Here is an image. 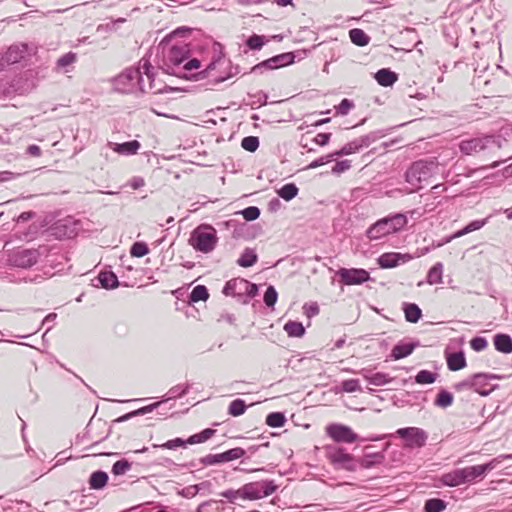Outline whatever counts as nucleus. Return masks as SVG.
Here are the masks:
<instances>
[{
  "instance_id": "4d7b16f0",
  "label": "nucleus",
  "mask_w": 512,
  "mask_h": 512,
  "mask_svg": "<svg viewBox=\"0 0 512 512\" xmlns=\"http://www.w3.org/2000/svg\"><path fill=\"white\" fill-rule=\"evenodd\" d=\"M16 92L17 88L11 83L9 79L0 80V95L8 97Z\"/></svg>"
},
{
  "instance_id": "a878e982",
  "label": "nucleus",
  "mask_w": 512,
  "mask_h": 512,
  "mask_svg": "<svg viewBox=\"0 0 512 512\" xmlns=\"http://www.w3.org/2000/svg\"><path fill=\"white\" fill-rule=\"evenodd\" d=\"M493 344L498 352L504 354H509L512 352V338L508 334H496L493 338Z\"/></svg>"
},
{
  "instance_id": "de8ad7c7",
  "label": "nucleus",
  "mask_w": 512,
  "mask_h": 512,
  "mask_svg": "<svg viewBox=\"0 0 512 512\" xmlns=\"http://www.w3.org/2000/svg\"><path fill=\"white\" fill-rule=\"evenodd\" d=\"M77 60V54L74 52H68L62 55L56 62V66L58 69H63L64 72H68L65 68L74 64Z\"/></svg>"
},
{
  "instance_id": "0e129e2a",
  "label": "nucleus",
  "mask_w": 512,
  "mask_h": 512,
  "mask_svg": "<svg viewBox=\"0 0 512 512\" xmlns=\"http://www.w3.org/2000/svg\"><path fill=\"white\" fill-rule=\"evenodd\" d=\"M354 104L349 99H343L340 104L336 107L337 113L341 115H346L350 111L351 108H353Z\"/></svg>"
},
{
  "instance_id": "412c9836",
  "label": "nucleus",
  "mask_w": 512,
  "mask_h": 512,
  "mask_svg": "<svg viewBox=\"0 0 512 512\" xmlns=\"http://www.w3.org/2000/svg\"><path fill=\"white\" fill-rule=\"evenodd\" d=\"M412 257L409 254L384 253L378 258V264L383 269L394 268L401 263H405Z\"/></svg>"
},
{
  "instance_id": "39448f33",
  "label": "nucleus",
  "mask_w": 512,
  "mask_h": 512,
  "mask_svg": "<svg viewBox=\"0 0 512 512\" xmlns=\"http://www.w3.org/2000/svg\"><path fill=\"white\" fill-rule=\"evenodd\" d=\"M223 294L232 296L241 304H248L258 293V286L244 278H233L226 282Z\"/></svg>"
},
{
  "instance_id": "393cba45",
  "label": "nucleus",
  "mask_w": 512,
  "mask_h": 512,
  "mask_svg": "<svg viewBox=\"0 0 512 512\" xmlns=\"http://www.w3.org/2000/svg\"><path fill=\"white\" fill-rule=\"evenodd\" d=\"M442 482L446 486L455 487L465 484V476L463 468L455 469L442 476Z\"/></svg>"
},
{
  "instance_id": "6e6552de",
  "label": "nucleus",
  "mask_w": 512,
  "mask_h": 512,
  "mask_svg": "<svg viewBox=\"0 0 512 512\" xmlns=\"http://www.w3.org/2000/svg\"><path fill=\"white\" fill-rule=\"evenodd\" d=\"M81 229L80 221L72 216L59 219L46 229V234L55 239L73 238Z\"/></svg>"
},
{
  "instance_id": "dca6fc26",
  "label": "nucleus",
  "mask_w": 512,
  "mask_h": 512,
  "mask_svg": "<svg viewBox=\"0 0 512 512\" xmlns=\"http://www.w3.org/2000/svg\"><path fill=\"white\" fill-rule=\"evenodd\" d=\"M344 285H360L370 280V274L362 268H340L336 272Z\"/></svg>"
},
{
  "instance_id": "b1692460",
  "label": "nucleus",
  "mask_w": 512,
  "mask_h": 512,
  "mask_svg": "<svg viewBox=\"0 0 512 512\" xmlns=\"http://www.w3.org/2000/svg\"><path fill=\"white\" fill-rule=\"evenodd\" d=\"M417 344L412 342H399L396 344L391 351V358L399 360L409 356L415 349Z\"/></svg>"
},
{
  "instance_id": "e2e57ef3",
  "label": "nucleus",
  "mask_w": 512,
  "mask_h": 512,
  "mask_svg": "<svg viewBox=\"0 0 512 512\" xmlns=\"http://www.w3.org/2000/svg\"><path fill=\"white\" fill-rule=\"evenodd\" d=\"M487 345H488L487 340L484 337H480V336L474 337L470 341L471 348L477 352L484 350L487 347Z\"/></svg>"
},
{
  "instance_id": "6e6d98bb",
  "label": "nucleus",
  "mask_w": 512,
  "mask_h": 512,
  "mask_svg": "<svg viewBox=\"0 0 512 512\" xmlns=\"http://www.w3.org/2000/svg\"><path fill=\"white\" fill-rule=\"evenodd\" d=\"M341 389L346 393H353L362 390L358 379L344 380L341 383Z\"/></svg>"
},
{
  "instance_id": "6ab92c4d",
  "label": "nucleus",
  "mask_w": 512,
  "mask_h": 512,
  "mask_svg": "<svg viewBox=\"0 0 512 512\" xmlns=\"http://www.w3.org/2000/svg\"><path fill=\"white\" fill-rule=\"evenodd\" d=\"M245 453L246 452L243 448L236 447L220 454H208L201 459V463L203 465L209 466L219 463L230 462L243 457Z\"/></svg>"
},
{
  "instance_id": "58836bf2",
  "label": "nucleus",
  "mask_w": 512,
  "mask_h": 512,
  "mask_svg": "<svg viewBox=\"0 0 512 512\" xmlns=\"http://www.w3.org/2000/svg\"><path fill=\"white\" fill-rule=\"evenodd\" d=\"M447 503L440 498H431L426 500L424 505L425 512H442L446 509Z\"/></svg>"
},
{
  "instance_id": "473e14b6",
  "label": "nucleus",
  "mask_w": 512,
  "mask_h": 512,
  "mask_svg": "<svg viewBox=\"0 0 512 512\" xmlns=\"http://www.w3.org/2000/svg\"><path fill=\"white\" fill-rule=\"evenodd\" d=\"M349 37L351 42L359 47H364L370 42V37L359 28L351 29L349 31Z\"/></svg>"
},
{
  "instance_id": "ea45409f",
  "label": "nucleus",
  "mask_w": 512,
  "mask_h": 512,
  "mask_svg": "<svg viewBox=\"0 0 512 512\" xmlns=\"http://www.w3.org/2000/svg\"><path fill=\"white\" fill-rule=\"evenodd\" d=\"M190 389V384H178L169 389L167 395L168 397L164 399L162 402L180 398L188 393Z\"/></svg>"
},
{
  "instance_id": "4be33fe9",
  "label": "nucleus",
  "mask_w": 512,
  "mask_h": 512,
  "mask_svg": "<svg viewBox=\"0 0 512 512\" xmlns=\"http://www.w3.org/2000/svg\"><path fill=\"white\" fill-rule=\"evenodd\" d=\"M108 146L118 154L129 156L136 154L141 145L137 140H132L124 143L108 142Z\"/></svg>"
},
{
  "instance_id": "37998d69",
  "label": "nucleus",
  "mask_w": 512,
  "mask_h": 512,
  "mask_svg": "<svg viewBox=\"0 0 512 512\" xmlns=\"http://www.w3.org/2000/svg\"><path fill=\"white\" fill-rule=\"evenodd\" d=\"M247 405L242 399L233 400L228 407V413L233 417L241 416L245 413Z\"/></svg>"
},
{
  "instance_id": "bf43d9fd",
  "label": "nucleus",
  "mask_w": 512,
  "mask_h": 512,
  "mask_svg": "<svg viewBox=\"0 0 512 512\" xmlns=\"http://www.w3.org/2000/svg\"><path fill=\"white\" fill-rule=\"evenodd\" d=\"M220 495L226 498L230 503H235L238 498L243 499L241 488L237 490L229 489L220 493Z\"/></svg>"
},
{
  "instance_id": "bb28decb",
  "label": "nucleus",
  "mask_w": 512,
  "mask_h": 512,
  "mask_svg": "<svg viewBox=\"0 0 512 512\" xmlns=\"http://www.w3.org/2000/svg\"><path fill=\"white\" fill-rule=\"evenodd\" d=\"M374 77L377 83L383 87L392 86L398 80V75L387 68L378 70Z\"/></svg>"
},
{
  "instance_id": "a211bd4d",
  "label": "nucleus",
  "mask_w": 512,
  "mask_h": 512,
  "mask_svg": "<svg viewBox=\"0 0 512 512\" xmlns=\"http://www.w3.org/2000/svg\"><path fill=\"white\" fill-rule=\"evenodd\" d=\"M328 456L334 465L339 466L348 471L356 470L357 466H356L354 457L350 453H347L344 448H342V447L331 448L330 447Z\"/></svg>"
},
{
  "instance_id": "c03bdc74",
  "label": "nucleus",
  "mask_w": 512,
  "mask_h": 512,
  "mask_svg": "<svg viewBox=\"0 0 512 512\" xmlns=\"http://www.w3.org/2000/svg\"><path fill=\"white\" fill-rule=\"evenodd\" d=\"M285 422L286 418L282 412H272L266 417V424L273 428L282 427Z\"/></svg>"
},
{
  "instance_id": "ddd939ff",
  "label": "nucleus",
  "mask_w": 512,
  "mask_h": 512,
  "mask_svg": "<svg viewBox=\"0 0 512 512\" xmlns=\"http://www.w3.org/2000/svg\"><path fill=\"white\" fill-rule=\"evenodd\" d=\"M295 55L292 52L278 54L266 59L251 68V73L263 74L267 70H274L294 63Z\"/></svg>"
},
{
  "instance_id": "5701e85b",
  "label": "nucleus",
  "mask_w": 512,
  "mask_h": 512,
  "mask_svg": "<svg viewBox=\"0 0 512 512\" xmlns=\"http://www.w3.org/2000/svg\"><path fill=\"white\" fill-rule=\"evenodd\" d=\"M496 378L493 374L487 373H477L472 375V388L475 392L480 394L481 396H487L491 390H485L484 386L487 384V381L490 379Z\"/></svg>"
},
{
  "instance_id": "603ef678",
  "label": "nucleus",
  "mask_w": 512,
  "mask_h": 512,
  "mask_svg": "<svg viewBox=\"0 0 512 512\" xmlns=\"http://www.w3.org/2000/svg\"><path fill=\"white\" fill-rule=\"evenodd\" d=\"M149 253V248L145 242H135L130 249V254L133 257H143Z\"/></svg>"
},
{
  "instance_id": "864d4df0",
  "label": "nucleus",
  "mask_w": 512,
  "mask_h": 512,
  "mask_svg": "<svg viewBox=\"0 0 512 512\" xmlns=\"http://www.w3.org/2000/svg\"><path fill=\"white\" fill-rule=\"evenodd\" d=\"M393 380L388 374L383 372H376L370 377V384L375 386H383L389 384Z\"/></svg>"
},
{
  "instance_id": "c85d7f7f",
  "label": "nucleus",
  "mask_w": 512,
  "mask_h": 512,
  "mask_svg": "<svg viewBox=\"0 0 512 512\" xmlns=\"http://www.w3.org/2000/svg\"><path fill=\"white\" fill-rule=\"evenodd\" d=\"M258 261V255L252 248H245L241 256L237 260L240 267L248 268L255 265Z\"/></svg>"
},
{
  "instance_id": "c9c22d12",
  "label": "nucleus",
  "mask_w": 512,
  "mask_h": 512,
  "mask_svg": "<svg viewBox=\"0 0 512 512\" xmlns=\"http://www.w3.org/2000/svg\"><path fill=\"white\" fill-rule=\"evenodd\" d=\"M284 331L289 337H302L305 334V328L301 322L288 321L284 325Z\"/></svg>"
},
{
  "instance_id": "2f4dec72",
  "label": "nucleus",
  "mask_w": 512,
  "mask_h": 512,
  "mask_svg": "<svg viewBox=\"0 0 512 512\" xmlns=\"http://www.w3.org/2000/svg\"><path fill=\"white\" fill-rule=\"evenodd\" d=\"M403 310H404L406 321H408L410 323H417L422 316L421 309L419 308L418 305H416L414 303L404 304Z\"/></svg>"
},
{
  "instance_id": "3c124183",
  "label": "nucleus",
  "mask_w": 512,
  "mask_h": 512,
  "mask_svg": "<svg viewBox=\"0 0 512 512\" xmlns=\"http://www.w3.org/2000/svg\"><path fill=\"white\" fill-rule=\"evenodd\" d=\"M241 147L248 152H255L259 147V139L256 136H246L241 141Z\"/></svg>"
},
{
  "instance_id": "7ed1b4c3",
  "label": "nucleus",
  "mask_w": 512,
  "mask_h": 512,
  "mask_svg": "<svg viewBox=\"0 0 512 512\" xmlns=\"http://www.w3.org/2000/svg\"><path fill=\"white\" fill-rule=\"evenodd\" d=\"M407 224V216L403 213H396L384 217L366 230V237L370 241L380 240L383 237L396 233Z\"/></svg>"
},
{
  "instance_id": "69168bd1",
  "label": "nucleus",
  "mask_w": 512,
  "mask_h": 512,
  "mask_svg": "<svg viewBox=\"0 0 512 512\" xmlns=\"http://www.w3.org/2000/svg\"><path fill=\"white\" fill-rule=\"evenodd\" d=\"M487 220L486 219H483V220H474L472 222H470L468 225H466L464 228H465V231L467 233H471L473 231H477L479 229H481L485 224H486Z\"/></svg>"
},
{
  "instance_id": "f257e3e1",
  "label": "nucleus",
  "mask_w": 512,
  "mask_h": 512,
  "mask_svg": "<svg viewBox=\"0 0 512 512\" xmlns=\"http://www.w3.org/2000/svg\"><path fill=\"white\" fill-rule=\"evenodd\" d=\"M139 67H130L118 75L114 81V89L121 93H145L154 89V67L148 59L142 58Z\"/></svg>"
},
{
  "instance_id": "f3484780",
  "label": "nucleus",
  "mask_w": 512,
  "mask_h": 512,
  "mask_svg": "<svg viewBox=\"0 0 512 512\" xmlns=\"http://www.w3.org/2000/svg\"><path fill=\"white\" fill-rule=\"evenodd\" d=\"M27 44L18 43L11 45L5 52H0V69L18 63L27 53Z\"/></svg>"
},
{
  "instance_id": "20e7f679",
  "label": "nucleus",
  "mask_w": 512,
  "mask_h": 512,
  "mask_svg": "<svg viewBox=\"0 0 512 512\" xmlns=\"http://www.w3.org/2000/svg\"><path fill=\"white\" fill-rule=\"evenodd\" d=\"M190 53L189 45L184 41L176 42L164 54L162 69L165 73L181 76V64Z\"/></svg>"
},
{
  "instance_id": "f704fd0d",
  "label": "nucleus",
  "mask_w": 512,
  "mask_h": 512,
  "mask_svg": "<svg viewBox=\"0 0 512 512\" xmlns=\"http://www.w3.org/2000/svg\"><path fill=\"white\" fill-rule=\"evenodd\" d=\"M442 276H443V264L441 262H437L428 271L427 282L430 285L440 284V283H442Z\"/></svg>"
},
{
  "instance_id": "8fccbe9b",
  "label": "nucleus",
  "mask_w": 512,
  "mask_h": 512,
  "mask_svg": "<svg viewBox=\"0 0 512 512\" xmlns=\"http://www.w3.org/2000/svg\"><path fill=\"white\" fill-rule=\"evenodd\" d=\"M187 445V440H183L182 438H175V439H172V440H168L167 442L163 443V444H153L152 447L153 448H165V449H170V450H174V449H177L179 447H186Z\"/></svg>"
},
{
  "instance_id": "0eeeda50",
  "label": "nucleus",
  "mask_w": 512,
  "mask_h": 512,
  "mask_svg": "<svg viewBox=\"0 0 512 512\" xmlns=\"http://www.w3.org/2000/svg\"><path fill=\"white\" fill-rule=\"evenodd\" d=\"M218 237L216 230L210 225H200L190 236V245L199 252L210 253L217 244Z\"/></svg>"
},
{
  "instance_id": "79ce46f5",
  "label": "nucleus",
  "mask_w": 512,
  "mask_h": 512,
  "mask_svg": "<svg viewBox=\"0 0 512 512\" xmlns=\"http://www.w3.org/2000/svg\"><path fill=\"white\" fill-rule=\"evenodd\" d=\"M453 399L452 393L447 390H441L435 398L434 405L441 408H447L452 405Z\"/></svg>"
},
{
  "instance_id": "423d86ee",
  "label": "nucleus",
  "mask_w": 512,
  "mask_h": 512,
  "mask_svg": "<svg viewBox=\"0 0 512 512\" xmlns=\"http://www.w3.org/2000/svg\"><path fill=\"white\" fill-rule=\"evenodd\" d=\"M437 168L438 163L434 160L415 161L405 173L406 182L418 189L422 182H426L435 174Z\"/></svg>"
},
{
  "instance_id": "09e8293b",
  "label": "nucleus",
  "mask_w": 512,
  "mask_h": 512,
  "mask_svg": "<svg viewBox=\"0 0 512 512\" xmlns=\"http://www.w3.org/2000/svg\"><path fill=\"white\" fill-rule=\"evenodd\" d=\"M132 467V463L126 459L116 461L112 466V473L115 476L126 474Z\"/></svg>"
},
{
  "instance_id": "2eb2a0df",
  "label": "nucleus",
  "mask_w": 512,
  "mask_h": 512,
  "mask_svg": "<svg viewBox=\"0 0 512 512\" xmlns=\"http://www.w3.org/2000/svg\"><path fill=\"white\" fill-rule=\"evenodd\" d=\"M326 434L337 443H354L359 436L344 424L333 423L326 427Z\"/></svg>"
},
{
  "instance_id": "4c0bfd02",
  "label": "nucleus",
  "mask_w": 512,
  "mask_h": 512,
  "mask_svg": "<svg viewBox=\"0 0 512 512\" xmlns=\"http://www.w3.org/2000/svg\"><path fill=\"white\" fill-rule=\"evenodd\" d=\"M298 191L299 189L294 183H287L277 191V194L282 199L290 201L297 196Z\"/></svg>"
},
{
  "instance_id": "a19ab883",
  "label": "nucleus",
  "mask_w": 512,
  "mask_h": 512,
  "mask_svg": "<svg viewBox=\"0 0 512 512\" xmlns=\"http://www.w3.org/2000/svg\"><path fill=\"white\" fill-rule=\"evenodd\" d=\"M214 433H215V430H213L211 428L204 429L200 433L191 435L187 439V444L192 445V444L203 443V442L207 441L208 439H210L214 435Z\"/></svg>"
},
{
  "instance_id": "72a5a7b5",
  "label": "nucleus",
  "mask_w": 512,
  "mask_h": 512,
  "mask_svg": "<svg viewBox=\"0 0 512 512\" xmlns=\"http://www.w3.org/2000/svg\"><path fill=\"white\" fill-rule=\"evenodd\" d=\"M269 42V39L264 35L252 34L245 41V45L249 50L258 51L261 50L262 47Z\"/></svg>"
},
{
  "instance_id": "774afa93",
  "label": "nucleus",
  "mask_w": 512,
  "mask_h": 512,
  "mask_svg": "<svg viewBox=\"0 0 512 512\" xmlns=\"http://www.w3.org/2000/svg\"><path fill=\"white\" fill-rule=\"evenodd\" d=\"M331 138V133H319L315 136L313 141L319 146H325L329 143Z\"/></svg>"
},
{
  "instance_id": "5fc2aeb1",
  "label": "nucleus",
  "mask_w": 512,
  "mask_h": 512,
  "mask_svg": "<svg viewBox=\"0 0 512 512\" xmlns=\"http://www.w3.org/2000/svg\"><path fill=\"white\" fill-rule=\"evenodd\" d=\"M278 299V293L274 286L270 285L265 291L264 294V303L268 307H274L276 301Z\"/></svg>"
},
{
  "instance_id": "a18cd8bd",
  "label": "nucleus",
  "mask_w": 512,
  "mask_h": 512,
  "mask_svg": "<svg viewBox=\"0 0 512 512\" xmlns=\"http://www.w3.org/2000/svg\"><path fill=\"white\" fill-rule=\"evenodd\" d=\"M437 374L429 370H420L415 376L417 384H432L436 381Z\"/></svg>"
},
{
  "instance_id": "9b49d317",
  "label": "nucleus",
  "mask_w": 512,
  "mask_h": 512,
  "mask_svg": "<svg viewBox=\"0 0 512 512\" xmlns=\"http://www.w3.org/2000/svg\"><path fill=\"white\" fill-rule=\"evenodd\" d=\"M510 458H512V455H499L483 465L463 468L466 483L473 482L478 478H483L487 472L496 469L505 459Z\"/></svg>"
},
{
  "instance_id": "338daca9",
  "label": "nucleus",
  "mask_w": 512,
  "mask_h": 512,
  "mask_svg": "<svg viewBox=\"0 0 512 512\" xmlns=\"http://www.w3.org/2000/svg\"><path fill=\"white\" fill-rule=\"evenodd\" d=\"M201 66L200 60L197 58H193L185 62V64L181 67L182 71H192L193 69H198Z\"/></svg>"
},
{
  "instance_id": "f03ea898",
  "label": "nucleus",
  "mask_w": 512,
  "mask_h": 512,
  "mask_svg": "<svg viewBox=\"0 0 512 512\" xmlns=\"http://www.w3.org/2000/svg\"><path fill=\"white\" fill-rule=\"evenodd\" d=\"M239 73V65H233L230 60L219 56L212 60L204 70L194 75V77L197 79L208 78L210 83L218 84Z\"/></svg>"
},
{
  "instance_id": "4468645a",
  "label": "nucleus",
  "mask_w": 512,
  "mask_h": 512,
  "mask_svg": "<svg viewBox=\"0 0 512 512\" xmlns=\"http://www.w3.org/2000/svg\"><path fill=\"white\" fill-rule=\"evenodd\" d=\"M396 434L405 440V447L411 449L425 446L428 439L427 433L418 427L400 428L396 431Z\"/></svg>"
},
{
  "instance_id": "680f3d73",
  "label": "nucleus",
  "mask_w": 512,
  "mask_h": 512,
  "mask_svg": "<svg viewBox=\"0 0 512 512\" xmlns=\"http://www.w3.org/2000/svg\"><path fill=\"white\" fill-rule=\"evenodd\" d=\"M351 168V161L350 160H341L337 161L336 164L332 168V173L335 175H339Z\"/></svg>"
},
{
  "instance_id": "052dcab7",
  "label": "nucleus",
  "mask_w": 512,
  "mask_h": 512,
  "mask_svg": "<svg viewBox=\"0 0 512 512\" xmlns=\"http://www.w3.org/2000/svg\"><path fill=\"white\" fill-rule=\"evenodd\" d=\"M335 155H334V152L331 153V154H328L326 156H322L314 161H312L308 166H307V169H315L317 167H320L324 164H327L329 162H331L333 159H334Z\"/></svg>"
},
{
  "instance_id": "1a4fd4ad",
  "label": "nucleus",
  "mask_w": 512,
  "mask_h": 512,
  "mask_svg": "<svg viewBox=\"0 0 512 512\" xmlns=\"http://www.w3.org/2000/svg\"><path fill=\"white\" fill-rule=\"evenodd\" d=\"M500 147V139L491 135L462 140L459 144L460 151L466 155H472L491 148L499 149Z\"/></svg>"
},
{
  "instance_id": "49530a36",
  "label": "nucleus",
  "mask_w": 512,
  "mask_h": 512,
  "mask_svg": "<svg viewBox=\"0 0 512 512\" xmlns=\"http://www.w3.org/2000/svg\"><path fill=\"white\" fill-rule=\"evenodd\" d=\"M384 456L381 453L366 454L359 460L360 466L363 468H370L376 463H381Z\"/></svg>"
},
{
  "instance_id": "f8f14e48",
  "label": "nucleus",
  "mask_w": 512,
  "mask_h": 512,
  "mask_svg": "<svg viewBox=\"0 0 512 512\" xmlns=\"http://www.w3.org/2000/svg\"><path fill=\"white\" fill-rule=\"evenodd\" d=\"M40 256L38 249L18 248L9 254L8 261L15 267L30 268L38 262Z\"/></svg>"
},
{
  "instance_id": "13d9d810",
  "label": "nucleus",
  "mask_w": 512,
  "mask_h": 512,
  "mask_svg": "<svg viewBox=\"0 0 512 512\" xmlns=\"http://www.w3.org/2000/svg\"><path fill=\"white\" fill-rule=\"evenodd\" d=\"M245 220L254 221L260 216V209L256 206H249L239 212Z\"/></svg>"
},
{
  "instance_id": "e433bc0d",
  "label": "nucleus",
  "mask_w": 512,
  "mask_h": 512,
  "mask_svg": "<svg viewBox=\"0 0 512 512\" xmlns=\"http://www.w3.org/2000/svg\"><path fill=\"white\" fill-rule=\"evenodd\" d=\"M209 298V292L206 286L197 285L193 288L189 295V303H196L199 301H206Z\"/></svg>"
},
{
  "instance_id": "c756f323",
  "label": "nucleus",
  "mask_w": 512,
  "mask_h": 512,
  "mask_svg": "<svg viewBox=\"0 0 512 512\" xmlns=\"http://www.w3.org/2000/svg\"><path fill=\"white\" fill-rule=\"evenodd\" d=\"M101 286L105 289H114L119 286V281L112 271H102L97 277Z\"/></svg>"
},
{
  "instance_id": "aec40b11",
  "label": "nucleus",
  "mask_w": 512,
  "mask_h": 512,
  "mask_svg": "<svg viewBox=\"0 0 512 512\" xmlns=\"http://www.w3.org/2000/svg\"><path fill=\"white\" fill-rule=\"evenodd\" d=\"M375 141V136L372 134L361 136L351 142L345 144L341 149L334 152L335 157L350 155L358 152L364 147H368Z\"/></svg>"
},
{
  "instance_id": "7c9ffc66",
  "label": "nucleus",
  "mask_w": 512,
  "mask_h": 512,
  "mask_svg": "<svg viewBox=\"0 0 512 512\" xmlns=\"http://www.w3.org/2000/svg\"><path fill=\"white\" fill-rule=\"evenodd\" d=\"M447 366L451 371H458L466 366V359L463 352H455L447 357Z\"/></svg>"
},
{
  "instance_id": "9d476101",
  "label": "nucleus",
  "mask_w": 512,
  "mask_h": 512,
  "mask_svg": "<svg viewBox=\"0 0 512 512\" xmlns=\"http://www.w3.org/2000/svg\"><path fill=\"white\" fill-rule=\"evenodd\" d=\"M277 490V485L272 480L251 482L241 487L244 500H257L270 496Z\"/></svg>"
},
{
  "instance_id": "cd10ccee",
  "label": "nucleus",
  "mask_w": 512,
  "mask_h": 512,
  "mask_svg": "<svg viewBox=\"0 0 512 512\" xmlns=\"http://www.w3.org/2000/svg\"><path fill=\"white\" fill-rule=\"evenodd\" d=\"M108 474L102 470L94 471L89 477V486L91 489L100 490L106 486Z\"/></svg>"
}]
</instances>
